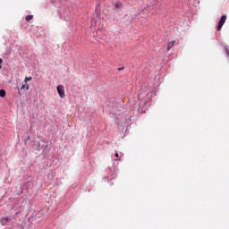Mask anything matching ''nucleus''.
Wrapping results in <instances>:
<instances>
[{
  "label": "nucleus",
  "mask_w": 229,
  "mask_h": 229,
  "mask_svg": "<svg viewBox=\"0 0 229 229\" xmlns=\"http://www.w3.org/2000/svg\"><path fill=\"white\" fill-rule=\"evenodd\" d=\"M6 96V91L4 89H0V98H4Z\"/></svg>",
  "instance_id": "nucleus-6"
},
{
  "label": "nucleus",
  "mask_w": 229,
  "mask_h": 229,
  "mask_svg": "<svg viewBox=\"0 0 229 229\" xmlns=\"http://www.w3.org/2000/svg\"><path fill=\"white\" fill-rule=\"evenodd\" d=\"M24 89H26V90H30V85H28V83L23 84L21 90H24Z\"/></svg>",
  "instance_id": "nucleus-5"
},
{
  "label": "nucleus",
  "mask_w": 229,
  "mask_h": 229,
  "mask_svg": "<svg viewBox=\"0 0 229 229\" xmlns=\"http://www.w3.org/2000/svg\"><path fill=\"white\" fill-rule=\"evenodd\" d=\"M11 221H12L11 216H4L0 219V223L2 226H6V225H8V223H10Z\"/></svg>",
  "instance_id": "nucleus-3"
},
{
  "label": "nucleus",
  "mask_w": 229,
  "mask_h": 229,
  "mask_svg": "<svg viewBox=\"0 0 229 229\" xmlns=\"http://www.w3.org/2000/svg\"><path fill=\"white\" fill-rule=\"evenodd\" d=\"M32 78L31 77H26L24 81L25 83H28V81H31Z\"/></svg>",
  "instance_id": "nucleus-9"
},
{
  "label": "nucleus",
  "mask_w": 229,
  "mask_h": 229,
  "mask_svg": "<svg viewBox=\"0 0 229 229\" xmlns=\"http://www.w3.org/2000/svg\"><path fill=\"white\" fill-rule=\"evenodd\" d=\"M226 22V15H223L220 18V21H218V25L216 27V30L217 31H221L223 26L225 25V23Z\"/></svg>",
  "instance_id": "nucleus-1"
},
{
  "label": "nucleus",
  "mask_w": 229,
  "mask_h": 229,
  "mask_svg": "<svg viewBox=\"0 0 229 229\" xmlns=\"http://www.w3.org/2000/svg\"><path fill=\"white\" fill-rule=\"evenodd\" d=\"M56 89L60 98L64 99V98H65V88L62 85H58Z\"/></svg>",
  "instance_id": "nucleus-2"
},
{
  "label": "nucleus",
  "mask_w": 229,
  "mask_h": 229,
  "mask_svg": "<svg viewBox=\"0 0 229 229\" xmlns=\"http://www.w3.org/2000/svg\"><path fill=\"white\" fill-rule=\"evenodd\" d=\"M174 44H176V41H172V42H169L168 44H167V51H171V49L173 48V47L174 46Z\"/></svg>",
  "instance_id": "nucleus-4"
},
{
  "label": "nucleus",
  "mask_w": 229,
  "mask_h": 229,
  "mask_svg": "<svg viewBox=\"0 0 229 229\" xmlns=\"http://www.w3.org/2000/svg\"><path fill=\"white\" fill-rule=\"evenodd\" d=\"M114 157H116V158H119V153L115 152Z\"/></svg>",
  "instance_id": "nucleus-11"
},
{
  "label": "nucleus",
  "mask_w": 229,
  "mask_h": 229,
  "mask_svg": "<svg viewBox=\"0 0 229 229\" xmlns=\"http://www.w3.org/2000/svg\"><path fill=\"white\" fill-rule=\"evenodd\" d=\"M33 20V15H27L25 18V21H27V22H30V21Z\"/></svg>",
  "instance_id": "nucleus-8"
},
{
  "label": "nucleus",
  "mask_w": 229,
  "mask_h": 229,
  "mask_svg": "<svg viewBox=\"0 0 229 229\" xmlns=\"http://www.w3.org/2000/svg\"><path fill=\"white\" fill-rule=\"evenodd\" d=\"M123 68H119V71H123Z\"/></svg>",
  "instance_id": "nucleus-12"
},
{
  "label": "nucleus",
  "mask_w": 229,
  "mask_h": 229,
  "mask_svg": "<svg viewBox=\"0 0 229 229\" xmlns=\"http://www.w3.org/2000/svg\"><path fill=\"white\" fill-rule=\"evenodd\" d=\"M115 8L121 10V8H123V3H120V2L116 3Z\"/></svg>",
  "instance_id": "nucleus-7"
},
{
  "label": "nucleus",
  "mask_w": 229,
  "mask_h": 229,
  "mask_svg": "<svg viewBox=\"0 0 229 229\" xmlns=\"http://www.w3.org/2000/svg\"><path fill=\"white\" fill-rule=\"evenodd\" d=\"M3 59L2 58H0V69H3Z\"/></svg>",
  "instance_id": "nucleus-10"
}]
</instances>
